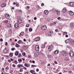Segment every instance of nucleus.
I'll return each mask as SVG.
<instances>
[{
  "instance_id": "nucleus-31",
  "label": "nucleus",
  "mask_w": 74,
  "mask_h": 74,
  "mask_svg": "<svg viewBox=\"0 0 74 74\" xmlns=\"http://www.w3.org/2000/svg\"><path fill=\"white\" fill-rule=\"evenodd\" d=\"M16 47L17 48H18L19 47V45L18 44H16Z\"/></svg>"
},
{
  "instance_id": "nucleus-52",
  "label": "nucleus",
  "mask_w": 74,
  "mask_h": 74,
  "mask_svg": "<svg viewBox=\"0 0 74 74\" xmlns=\"http://www.w3.org/2000/svg\"><path fill=\"white\" fill-rule=\"evenodd\" d=\"M74 25H70V27L71 28H73Z\"/></svg>"
},
{
  "instance_id": "nucleus-9",
  "label": "nucleus",
  "mask_w": 74,
  "mask_h": 74,
  "mask_svg": "<svg viewBox=\"0 0 74 74\" xmlns=\"http://www.w3.org/2000/svg\"><path fill=\"white\" fill-rule=\"evenodd\" d=\"M40 38L39 37H38L35 39V41H38L40 40Z\"/></svg>"
},
{
  "instance_id": "nucleus-58",
  "label": "nucleus",
  "mask_w": 74,
  "mask_h": 74,
  "mask_svg": "<svg viewBox=\"0 0 74 74\" xmlns=\"http://www.w3.org/2000/svg\"><path fill=\"white\" fill-rule=\"evenodd\" d=\"M44 3H42L41 4V6H42H42H44Z\"/></svg>"
},
{
  "instance_id": "nucleus-48",
  "label": "nucleus",
  "mask_w": 74,
  "mask_h": 74,
  "mask_svg": "<svg viewBox=\"0 0 74 74\" xmlns=\"http://www.w3.org/2000/svg\"><path fill=\"white\" fill-rule=\"evenodd\" d=\"M0 41H1V42H3V40L2 38H1L0 39Z\"/></svg>"
},
{
  "instance_id": "nucleus-44",
  "label": "nucleus",
  "mask_w": 74,
  "mask_h": 74,
  "mask_svg": "<svg viewBox=\"0 0 74 74\" xmlns=\"http://www.w3.org/2000/svg\"><path fill=\"white\" fill-rule=\"evenodd\" d=\"M51 34H50V33H49L48 34V35L49 36H51Z\"/></svg>"
},
{
  "instance_id": "nucleus-25",
  "label": "nucleus",
  "mask_w": 74,
  "mask_h": 74,
  "mask_svg": "<svg viewBox=\"0 0 74 74\" xmlns=\"http://www.w3.org/2000/svg\"><path fill=\"white\" fill-rule=\"evenodd\" d=\"M18 54H19V52H18V51H16L15 53V55L17 56V55H18Z\"/></svg>"
},
{
  "instance_id": "nucleus-23",
  "label": "nucleus",
  "mask_w": 74,
  "mask_h": 74,
  "mask_svg": "<svg viewBox=\"0 0 74 74\" xmlns=\"http://www.w3.org/2000/svg\"><path fill=\"white\" fill-rule=\"evenodd\" d=\"M3 52H4V53H7V50L6 49H4L3 50Z\"/></svg>"
},
{
  "instance_id": "nucleus-42",
  "label": "nucleus",
  "mask_w": 74,
  "mask_h": 74,
  "mask_svg": "<svg viewBox=\"0 0 74 74\" xmlns=\"http://www.w3.org/2000/svg\"><path fill=\"white\" fill-rule=\"evenodd\" d=\"M23 48L24 49H26L27 48H26V46H23Z\"/></svg>"
},
{
  "instance_id": "nucleus-30",
  "label": "nucleus",
  "mask_w": 74,
  "mask_h": 74,
  "mask_svg": "<svg viewBox=\"0 0 74 74\" xmlns=\"http://www.w3.org/2000/svg\"><path fill=\"white\" fill-rule=\"evenodd\" d=\"M69 59H70V58L68 57H66L65 58V60H69Z\"/></svg>"
},
{
  "instance_id": "nucleus-18",
  "label": "nucleus",
  "mask_w": 74,
  "mask_h": 74,
  "mask_svg": "<svg viewBox=\"0 0 74 74\" xmlns=\"http://www.w3.org/2000/svg\"><path fill=\"white\" fill-rule=\"evenodd\" d=\"M44 13L46 15H48V11L45 10L44 11Z\"/></svg>"
},
{
  "instance_id": "nucleus-13",
  "label": "nucleus",
  "mask_w": 74,
  "mask_h": 74,
  "mask_svg": "<svg viewBox=\"0 0 74 74\" xmlns=\"http://www.w3.org/2000/svg\"><path fill=\"white\" fill-rule=\"evenodd\" d=\"M69 5L71 7H74V2H70Z\"/></svg>"
},
{
  "instance_id": "nucleus-47",
  "label": "nucleus",
  "mask_w": 74,
  "mask_h": 74,
  "mask_svg": "<svg viewBox=\"0 0 74 74\" xmlns=\"http://www.w3.org/2000/svg\"><path fill=\"white\" fill-rule=\"evenodd\" d=\"M18 56V57H21V54L20 53H19Z\"/></svg>"
},
{
  "instance_id": "nucleus-57",
  "label": "nucleus",
  "mask_w": 74,
  "mask_h": 74,
  "mask_svg": "<svg viewBox=\"0 0 74 74\" xmlns=\"http://www.w3.org/2000/svg\"><path fill=\"white\" fill-rule=\"evenodd\" d=\"M12 66L13 67H15V65L13 64L12 65Z\"/></svg>"
},
{
  "instance_id": "nucleus-22",
  "label": "nucleus",
  "mask_w": 74,
  "mask_h": 74,
  "mask_svg": "<svg viewBox=\"0 0 74 74\" xmlns=\"http://www.w3.org/2000/svg\"><path fill=\"white\" fill-rule=\"evenodd\" d=\"M18 67H23V65L18 64Z\"/></svg>"
},
{
  "instance_id": "nucleus-14",
  "label": "nucleus",
  "mask_w": 74,
  "mask_h": 74,
  "mask_svg": "<svg viewBox=\"0 0 74 74\" xmlns=\"http://www.w3.org/2000/svg\"><path fill=\"white\" fill-rule=\"evenodd\" d=\"M17 42L18 44H23L24 43L21 40H19Z\"/></svg>"
},
{
  "instance_id": "nucleus-51",
  "label": "nucleus",
  "mask_w": 74,
  "mask_h": 74,
  "mask_svg": "<svg viewBox=\"0 0 74 74\" xmlns=\"http://www.w3.org/2000/svg\"><path fill=\"white\" fill-rule=\"evenodd\" d=\"M26 7L27 9H29L30 8V6H27Z\"/></svg>"
},
{
  "instance_id": "nucleus-43",
  "label": "nucleus",
  "mask_w": 74,
  "mask_h": 74,
  "mask_svg": "<svg viewBox=\"0 0 74 74\" xmlns=\"http://www.w3.org/2000/svg\"><path fill=\"white\" fill-rule=\"evenodd\" d=\"M57 19H58V20H60V19H61V18L60 17H58Z\"/></svg>"
},
{
  "instance_id": "nucleus-62",
  "label": "nucleus",
  "mask_w": 74,
  "mask_h": 74,
  "mask_svg": "<svg viewBox=\"0 0 74 74\" xmlns=\"http://www.w3.org/2000/svg\"><path fill=\"white\" fill-rule=\"evenodd\" d=\"M5 69H9V68H8V67L7 66L6 68H5Z\"/></svg>"
},
{
  "instance_id": "nucleus-7",
  "label": "nucleus",
  "mask_w": 74,
  "mask_h": 74,
  "mask_svg": "<svg viewBox=\"0 0 74 74\" xmlns=\"http://www.w3.org/2000/svg\"><path fill=\"white\" fill-rule=\"evenodd\" d=\"M41 29L43 30H44L47 29V26L45 25L41 27Z\"/></svg>"
},
{
  "instance_id": "nucleus-8",
  "label": "nucleus",
  "mask_w": 74,
  "mask_h": 74,
  "mask_svg": "<svg viewBox=\"0 0 74 74\" xmlns=\"http://www.w3.org/2000/svg\"><path fill=\"white\" fill-rule=\"evenodd\" d=\"M22 22V20L21 19H19L17 20V23L18 24H20Z\"/></svg>"
},
{
  "instance_id": "nucleus-37",
  "label": "nucleus",
  "mask_w": 74,
  "mask_h": 74,
  "mask_svg": "<svg viewBox=\"0 0 74 74\" xmlns=\"http://www.w3.org/2000/svg\"><path fill=\"white\" fill-rule=\"evenodd\" d=\"M14 63H15V64H17L18 63V61H17V60H14Z\"/></svg>"
},
{
  "instance_id": "nucleus-64",
  "label": "nucleus",
  "mask_w": 74,
  "mask_h": 74,
  "mask_svg": "<svg viewBox=\"0 0 74 74\" xmlns=\"http://www.w3.org/2000/svg\"><path fill=\"white\" fill-rule=\"evenodd\" d=\"M32 63H35V61L34 60L32 61Z\"/></svg>"
},
{
  "instance_id": "nucleus-53",
  "label": "nucleus",
  "mask_w": 74,
  "mask_h": 74,
  "mask_svg": "<svg viewBox=\"0 0 74 74\" xmlns=\"http://www.w3.org/2000/svg\"><path fill=\"white\" fill-rule=\"evenodd\" d=\"M8 45V43H7V42H6V43L5 44V46H7Z\"/></svg>"
},
{
  "instance_id": "nucleus-11",
  "label": "nucleus",
  "mask_w": 74,
  "mask_h": 74,
  "mask_svg": "<svg viewBox=\"0 0 74 74\" xmlns=\"http://www.w3.org/2000/svg\"><path fill=\"white\" fill-rule=\"evenodd\" d=\"M5 17L7 18V19H9L10 18V16L9 14H6L5 15Z\"/></svg>"
},
{
  "instance_id": "nucleus-15",
  "label": "nucleus",
  "mask_w": 74,
  "mask_h": 74,
  "mask_svg": "<svg viewBox=\"0 0 74 74\" xmlns=\"http://www.w3.org/2000/svg\"><path fill=\"white\" fill-rule=\"evenodd\" d=\"M69 15H70L72 16L74 14V12H73L71 11H70L69 12Z\"/></svg>"
},
{
  "instance_id": "nucleus-16",
  "label": "nucleus",
  "mask_w": 74,
  "mask_h": 74,
  "mask_svg": "<svg viewBox=\"0 0 74 74\" xmlns=\"http://www.w3.org/2000/svg\"><path fill=\"white\" fill-rule=\"evenodd\" d=\"M6 26L7 28H10L11 27V25L10 23H8L7 25Z\"/></svg>"
},
{
  "instance_id": "nucleus-20",
  "label": "nucleus",
  "mask_w": 74,
  "mask_h": 74,
  "mask_svg": "<svg viewBox=\"0 0 74 74\" xmlns=\"http://www.w3.org/2000/svg\"><path fill=\"white\" fill-rule=\"evenodd\" d=\"M59 51L58 50H56L54 52V53H55V54H58V53H59Z\"/></svg>"
},
{
  "instance_id": "nucleus-40",
  "label": "nucleus",
  "mask_w": 74,
  "mask_h": 74,
  "mask_svg": "<svg viewBox=\"0 0 74 74\" xmlns=\"http://www.w3.org/2000/svg\"><path fill=\"white\" fill-rule=\"evenodd\" d=\"M67 34V32H64V33H63L64 35H65V34Z\"/></svg>"
},
{
  "instance_id": "nucleus-61",
  "label": "nucleus",
  "mask_w": 74,
  "mask_h": 74,
  "mask_svg": "<svg viewBox=\"0 0 74 74\" xmlns=\"http://www.w3.org/2000/svg\"><path fill=\"white\" fill-rule=\"evenodd\" d=\"M25 74H29V73L27 72H26L25 73Z\"/></svg>"
},
{
  "instance_id": "nucleus-2",
  "label": "nucleus",
  "mask_w": 74,
  "mask_h": 74,
  "mask_svg": "<svg viewBox=\"0 0 74 74\" xmlns=\"http://www.w3.org/2000/svg\"><path fill=\"white\" fill-rule=\"evenodd\" d=\"M69 55L71 57H73L74 56V52L73 51H70Z\"/></svg>"
},
{
  "instance_id": "nucleus-54",
  "label": "nucleus",
  "mask_w": 74,
  "mask_h": 74,
  "mask_svg": "<svg viewBox=\"0 0 74 74\" xmlns=\"http://www.w3.org/2000/svg\"><path fill=\"white\" fill-rule=\"evenodd\" d=\"M26 26L27 27H29V24H27L26 25Z\"/></svg>"
},
{
  "instance_id": "nucleus-33",
  "label": "nucleus",
  "mask_w": 74,
  "mask_h": 74,
  "mask_svg": "<svg viewBox=\"0 0 74 74\" xmlns=\"http://www.w3.org/2000/svg\"><path fill=\"white\" fill-rule=\"evenodd\" d=\"M8 32L9 34L12 33V31H11V29H9L8 31Z\"/></svg>"
},
{
  "instance_id": "nucleus-3",
  "label": "nucleus",
  "mask_w": 74,
  "mask_h": 74,
  "mask_svg": "<svg viewBox=\"0 0 74 74\" xmlns=\"http://www.w3.org/2000/svg\"><path fill=\"white\" fill-rule=\"evenodd\" d=\"M53 46H52L51 45H50L48 48V49L49 50V51H52V50H53Z\"/></svg>"
},
{
  "instance_id": "nucleus-6",
  "label": "nucleus",
  "mask_w": 74,
  "mask_h": 74,
  "mask_svg": "<svg viewBox=\"0 0 74 74\" xmlns=\"http://www.w3.org/2000/svg\"><path fill=\"white\" fill-rule=\"evenodd\" d=\"M67 11V10L66 8H64L62 10V12L63 13H65V12H66Z\"/></svg>"
},
{
  "instance_id": "nucleus-55",
  "label": "nucleus",
  "mask_w": 74,
  "mask_h": 74,
  "mask_svg": "<svg viewBox=\"0 0 74 74\" xmlns=\"http://www.w3.org/2000/svg\"><path fill=\"white\" fill-rule=\"evenodd\" d=\"M12 51H14L15 50V48H12L11 49Z\"/></svg>"
},
{
  "instance_id": "nucleus-1",
  "label": "nucleus",
  "mask_w": 74,
  "mask_h": 74,
  "mask_svg": "<svg viewBox=\"0 0 74 74\" xmlns=\"http://www.w3.org/2000/svg\"><path fill=\"white\" fill-rule=\"evenodd\" d=\"M60 53H62V55L64 56H66V55H67V53L65 51H60Z\"/></svg>"
},
{
  "instance_id": "nucleus-63",
  "label": "nucleus",
  "mask_w": 74,
  "mask_h": 74,
  "mask_svg": "<svg viewBox=\"0 0 74 74\" xmlns=\"http://www.w3.org/2000/svg\"><path fill=\"white\" fill-rule=\"evenodd\" d=\"M65 37H69V36H68V35H65Z\"/></svg>"
},
{
  "instance_id": "nucleus-19",
  "label": "nucleus",
  "mask_w": 74,
  "mask_h": 74,
  "mask_svg": "<svg viewBox=\"0 0 74 74\" xmlns=\"http://www.w3.org/2000/svg\"><path fill=\"white\" fill-rule=\"evenodd\" d=\"M45 47V44H43L41 46V48H44Z\"/></svg>"
},
{
  "instance_id": "nucleus-36",
  "label": "nucleus",
  "mask_w": 74,
  "mask_h": 74,
  "mask_svg": "<svg viewBox=\"0 0 74 74\" xmlns=\"http://www.w3.org/2000/svg\"><path fill=\"white\" fill-rule=\"evenodd\" d=\"M30 72L31 73H34V71L33 70H31L30 71Z\"/></svg>"
},
{
  "instance_id": "nucleus-27",
  "label": "nucleus",
  "mask_w": 74,
  "mask_h": 74,
  "mask_svg": "<svg viewBox=\"0 0 74 74\" xmlns=\"http://www.w3.org/2000/svg\"><path fill=\"white\" fill-rule=\"evenodd\" d=\"M9 56H10V57H12V56H13V53H10Z\"/></svg>"
},
{
  "instance_id": "nucleus-29",
  "label": "nucleus",
  "mask_w": 74,
  "mask_h": 74,
  "mask_svg": "<svg viewBox=\"0 0 74 74\" xmlns=\"http://www.w3.org/2000/svg\"><path fill=\"white\" fill-rule=\"evenodd\" d=\"M18 11L19 12H20V13H22L23 11H22V10H18Z\"/></svg>"
},
{
  "instance_id": "nucleus-21",
  "label": "nucleus",
  "mask_w": 74,
  "mask_h": 74,
  "mask_svg": "<svg viewBox=\"0 0 74 74\" xmlns=\"http://www.w3.org/2000/svg\"><path fill=\"white\" fill-rule=\"evenodd\" d=\"M23 35H24V33H23V32H22L19 35V37H21V36H23Z\"/></svg>"
},
{
  "instance_id": "nucleus-38",
  "label": "nucleus",
  "mask_w": 74,
  "mask_h": 74,
  "mask_svg": "<svg viewBox=\"0 0 74 74\" xmlns=\"http://www.w3.org/2000/svg\"><path fill=\"white\" fill-rule=\"evenodd\" d=\"M32 28H29V32H32Z\"/></svg>"
},
{
  "instance_id": "nucleus-39",
  "label": "nucleus",
  "mask_w": 74,
  "mask_h": 74,
  "mask_svg": "<svg viewBox=\"0 0 74 74\" xmlns=\"http://www.w3.org/2000/svg\"><path fill=\"white\" fill-rule=\"evenodd\" d=\"M70 25H72V26H74V24L73 23H70Z\"/></svg>"
},
{
  "instance_id": "nucleus-45",
  "label": "nucleus",
  "mask_w": 74,
  "mask_h": 74,
  "mask_svg": "<svg viewBox=\"0 0 74 74\" xmlns=\"http://www.w3.org/2000/svg\"><path fill=\"white\" fill-rule=\"evenodd\" d=\"M32 67H36V66L34 65H32L31 68H32Z\"/></svg>"
},
{
  "instance_id": "nucleus-50",
  "label": "nucleus",
  "mask_w": 74,
  "mask_h": 74,
  "mask_svg": "<svg viewBox=\"0 0 74 74\" xmlns=\"http://www.w3.org/2000/svg\"><path fill=\"white\" fill-rule=\"evenodd\" d=\"M52 23L53 25H56V22H54Z\"/></svg>"
},
{
  "instance_id": "nucleus-24",
  "label": "nucleus",
  "mask_w": 74,
  "mask_h": 74,
  "mask_svg": "<svg viewBox=\"0 0 74 74\" xmlns=\"http://www.w3.org/2000/svg\"><path fill=\"white\" fill-rule=\"evenodd\" d=\"M25 67H30V64H28V65H27V64H25Z\"/></svg>"
},
{
  "instance_id": "nucleus-60",
  "label": "nucleus",
  "mask_w": 74,
  "mask_h": 74,
  "mask_svg": "<svg viewBox=\"0 0 74 74\" xmlns=\"http://www.w3.org/2000/svg\"><path fill=\"white\" fill-rule=\"evenodd\" d=\"M12 45H14L15 43H14V42H12Z\"/></svg>"
},
{
  "instance_id": "nucleus-28",
  "label": "nucleus",
  "mask_w": 74,
  "mask_h": 74,
  "mask_svg": "<svg viewBox=\"0 0 74 74\" xmlns=\"http://www.w3.org/2000/svg\"><path fill=\"white\" fill-rule=\"evenodd\" d=\"M18 62H19V63H21V62H22V59H18Z\"/></svg>"
},
{
  "instance_id": "nucleus-17",
  "label": "nucleus",
  "mask_w": 74,
  "mask_h": 74,
  "mask_svg": "<svg viewBox=\"0 0 74 74\" xmlns=\"http://www.w3.org/2000/svg\"><path fill=\"white\" fill-rule=\"evenodd\" d=\"M6 5H7V4H6V3H4L2 4L1 5V7L3 8L5 7V6H6Z\"/></svg>"
},
{
  "instance_id": "nucleus-56",
  "label": "nucleus",
  "mask_w": 74,
  "mask_h": 74,
  "mask_svg": "<svg viewBox=\"0 0 74 74\" xmlns=\"http://www.w3.org/2000/svg\"><path fill=\"white\" fill-rule=\"evenodd\" d=\"M8 61L9 62V63H11V61L10 60H8Z\"/></svg>"
},
{
  "instance_id": "nucleus-26",
  "label": "nucleus",
  "mask_w": 74,
  "mask_h": 74,
  "mask_svg": "<svg viewBox=\"0 0 74 74\" xmlns=\"http://www.w3.org/2000/svg\"><path fill=\"white\" fill-rule=\"evenodd\" d=\"M34 56L35 57H37L38 56V53H35Z\"/></svg>"
},
{
  "instance_id": "nucleus-32",
  "label": "nucleus",
  "mask_w": 74,
  "mask_h": 74,
  "mask_svg": "<svg viewBox=\"0 0 74 74\" xmlns=\"http://www.w3.org/2000/svg\"><path fill=\"white\" fill-rule=\"evenodd\" d=\"M16 7H19V3H16Z\"/></svg>"
},
{
  "instance_id": "nucleus-5",
  "label": "nucleus",
  "mask_w": 74,
  "mask_h": 74,
  "mask_svg": "<svg viewBox=\"0 0 74 74\" xmlns=\"http://www.w3.org/2000/svg\"><path fill=\"white\" fill-rule=\"evenodd\" d=\"M54 11L55 12H56V13L57 15L59 16V15H60V11L56 10H54Z\"/></svg>"
},
{
  "instance_id": "nucleus-46",
  "label": "nucleus",
  "mask_w": 74,
  "mask_h": 74,
  "mask_svg": "<svg viewBox=\"0 0 74 74\" xmlns=\"http://www.w3.org/2000/svg\"><path fill=\"white\" fill-rule=\"evenodd\" d=\"M71 40L70 42H74V40H72V39H71Z\"/></svg>"
},
{
  "instance_id": "nucleus-34",
  "label": "nucleus",
  "mask_w": 74,
  "mask_h": 74,
  "mask_svg": "<svg viewBox=\"0 0 74 74\" xmlns=\"http://www.w3.org/2000/svg\"><path fill=\"white\" fill-rule=\"evenodd\" d=\"M47 21H48V22H51V18H48L47 19Z\"/></svg>"
},
{
  "instance_id": "nucleus-10",
  "label": "nucleus",
  "mask_w": 74,
  "mask_h": 74,
  "mask_svg": "<svg viewBox=\"0 0 74 74\" xmlns=\"http://www.w3.org/2000/svg\"><path fill=\"white\" fill-rule=\"evenodd\" d=\"M19 24H17V23H15L14 24V27L16 28L17 29H18L19 27Z\"/></svg>"
},
{
  "instance_id": "nucleus-49",
  "label": "nucleus",
  "mask_w": 74,
  "mask_h": 74,
  "mask_svg": "<svg viewBox=\"0 0 74 74\" xmlns=\"http://www.w3.org/2000/svg\"><path fill=\"white\" fill-rule=\"evenodd\" d=\"M53 33V31H50V33L52 34V33Z\"/></svg>"
},
{
  "instance_id": "nucleus-59",
  "label": "nucleus",
  "mask_w": 74,
  "mask_h": 74,
  "mask_svg": "<svg viewBox=\"0 0 74 74\" xmlns=\"http://www.w3.org/2000/svg\"><path fill=\"white\" fill-rule=\"evenodd\" d=\"M36 7L37 8H40V6H39L38 5L36 6Z\"/></svg>"
},
{
  "instance_id": "nucleus-41",
  "label": "nucleus",
  "mask_w": 74,
  "mask_h": 74,
  "mask_svg": "<svg viewBox=\"0 0 74 74\" xmlns=\"http://www.w3.org/2000/svg\"><path fill=\"white\" fill-rule=\"evenodd\" d=\"M22 55L24 56H25V55H26V53L25 52L23 53Z\"/></svg>"
},
{
  "instance_id": "nucleus-35",
  "label": "nucleus",
  "mask_w": 74,
  "mask_h": 74,
  "mask_svg": "<svg viewBox=\"0 0 74 74\" xmlns=\"http://www.w3.org/2000/svg\"><path fill=\"white\" fill-rule=\"evenodd\" d=\"M4 22H5V23H7L8 22V20H5L4 21Z\"/></svg>"
},
{
  "instance_id": "nucleus-12",
  "label": "nucleus",
  "mask_w": 74,
  "mask_h": 74,
  "mask_svg": "<svg viewBox=\"0 0 74 74\" xmlns=\"http://www.w3.org/2000/svg\"><path fill=\"white\" fill-rule=\"evenodd\" d=\"M71 38H69V39H67L66 40H65V42L66 43H67V42H70V41H71Z\"/></svg>"
},
{
  "instance_id": "nucleus-4",
  "label": "nucleus",
  "mask_w": 74,
  "mask_h": 74,
  "mask_svg": "<svg viewBox=\"0 0 74 74\" xmlns=\"http://www.w3.org/2000/svg\"><path fill=\"white\" fill-rule=\"evenodd\" d=\"M35 49L36 51L37 52H38V51H39V49H40V47H39V46H38L36 45L35 47Z\"/></svg>"
}]
</instances>
